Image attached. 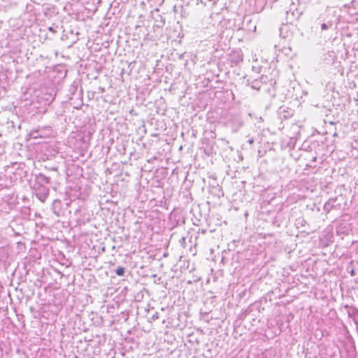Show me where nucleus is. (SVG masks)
I'll list each match as a JSON object with an SVG mask.
<instances>
[{
  "mask_svg": "<svg viewBox=\"0 0 358 358\" xmlns=\"http://www.w3.org/2000/svg\"><path fill=\"white\" fill-rule=\"evenodd\" d=\"M116 274L119 276H122L124 274V267H118L115 271Z\"/></svg>",
  "mask_w": 358,
  "mask_h": 358,
  "instance_id": "obj_1",
  "label": "nucleus"
},
{
  "mask_svg": "<svg viewBox=\"0 0 358 358\" xmlns=\"http://www.w3.org/2000/svg\"><path fill=\"white\" fill-rule=\"evenodd\" d=\"M327 28V27L326 24L324 23V24H322V29H326Z\"/></svg>",
  "mask_w": 358,
  "mask_h": 358,
  "instance_id": "obj_2",
  "label": "nucleus"
},
{
  "mask_svg": "<svg viewBox=\"0 0 358 358\" xmlns=\"http://www.w3.org/2000/svg\"><path fill=\"white\" fill-rule=\"evenodd\" d=\"M350 273H351V275H354L355 271L352 270Z\"/></svg>",
  "mask_w": 358,
  "mask_h": 358,
  "instance_id": "obj_3",
  "label": "nucleus"
}]
</instances>
